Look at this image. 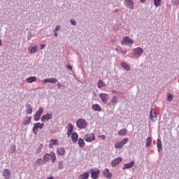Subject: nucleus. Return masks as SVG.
<instances>
[{
  "mask_svg": "<svg viewBox=\"0 0 179 179\" xmlns=\"http://www.w3.org/2000/svg\"><path fill=\"white\" fill-rule=\"evenodd\" d=\"M52 163H55V161L57 160V156L55 155V153L50 152V153H46L43 156V160L44 162H49V160H51Z\"/></svg>",
  "mask_w": 179,
  "mask_h": 179,
  "instance_id": "f257e3e1",
  "label": "nucleus"
},
{
  "mask_svg": "<svg viewBox=\"0 0 179 179\" xmlns=\"http://www.w3.org/2000/svg\"><path fill=\"white\" fill-rule=\"evenodd\" d=\"M76 125L79 129H85L87 127V122L85 119H78L76 121Z\"/></svg>",
  "mask_w": 179,
  "mask_h": 179,
  "instance_id": "f03ea898",
  "label": "nucleus"
},
{
  "mask_svg": "<svg viewBox=\"0 0 179 179\" xmlns=\"http://www.w3.org/2000/svg\"><path fill=\"white\" fill-rule=\"evenodd\" d=\"M129 139L124 138L120 141H117L115 143V149H121L122 148H124V145H127L128 143Z\"/></svg>",
  "mask_w": 179,
  "mask_h": 179,
  "instance_id": "7ed1b4c3",
  "label": "nucleus"
},
{
  "mask_svg": "<svg viewBox=\"0 0 179 179\" xmlns=\"http://www.w3.org/2000/svg\"><path fill=\"white\" fill-rule=\"evenodd\" d=\"M132 51H133V56L135 57V58H140V57H142L143 49L142 48H136L133 49Z\"/></svg>",
  "mask_w": 179,
  "mask_h": 179,
  "instance_id": "20e7f679",
  "label": "nucleus"
},
{
  "mask_svg": "<svg viewBox=\"0 0 179 179\" xmlns=\"http://www.w3.org/2000/svg\"><path fill=\"white\" fill-rule=\"evenodd\" d=\"M38 128L40 129H43L44 128V124L43 123H40V122L34 124L32 131H33V133L34 134V135H37V134H38V130H37V129H38Z\"/></svg>",
  "mask_w": 179,
  "mask_h": 179,
  "instance_id": "39448f33",
  "label": "nucleus"
},
{
  "mask_svg": "<svg viewBox=\"0 0 179 179\" xmlns=\"http://www.w3.org/2000/svg\"><path fill=\"white\" fill-rule=\"evenodd\" d=\"M85 142H92V141H96V136H94V134L89 133L85 136Z\"/></svg>",
  "mask_w": 179,
  "mask_h": 179,
  "instance_id": "423d86ee",
  "label": "nucleus"
},
{
  "mask_svg": "<svg viewBox=\"0 0 179 179\" xmlns=\"http://www.w3.org/2000/svg\"><path fill=\"white\" fill-rule=\"evenodd\" d=\"M150 118L152 122H156V120H157V115L156 114V110H155V108H152L150 110Z\"/></svg>",
  "mask_w": 179,
  "mask_h": 179,
  "instance_id": "0eeeda50",
  "label": "nucleus"
},
{
  "mask_svg": "<svg viewBox=\"0 0 179 179\" xmlns=\"http://www.w3.org/2000/svg\"><path fill=\"white\" fill-rule=\"evenodd\" d=\"M2 176L5 179H10V177H12V171L10 169H4L2 172Z\"/></svg>",
  "mask_w": 179,
  "mask_h": 179,
  "instance_id": "6e6552de",
  "label": "nucleus"
},
{
  "mask_svg": "<svg viewBox=\"0 0 179 179\" xmlns=\"http://www.w3.org/2000/svg\"><path fill=\"white\" fill-rule=\"evenodd\" d=\"M44 111V108H40L36 113L34 115V120L35 121H40V117H41V114H43Z\"/></svg>",
  "mask_w": 179,
  "mask_h": 179,
  "instance_id": "1a4fd4ad",
  "label": "nucleus"
},
{
  "mask_svg": "<svg viewBox=\"0 0 179 179\" xmlns=\"http://www.w3.org/2000/svg\"><path fill=\"white\" fill-rule=\"evenodd\" d=\"M52 118V113H48L46 115H43L41 117V122H47L49 120H51Z\"/></svg>",
  "mask_w": 179,
  "mask_h": 179,
  "instance_id": "9d476101",
  "label": "nucleus"
},
{
  "mask_svg": "<svg viewBox=\"0 0 179 179\" xmlns=\"http://www.w3.org/2000/svg\"><path fill=\"white\" fill-rule=\"evenodd\" d=\"M90 173L91 174V178H92L98 179L99 178V175L100 174V171L91 169L90 171Z\"/></svg>",
  "mask_w": 179,
  "mask_h": 179,
  "instance_id": "9b49d317",
  "label": "nucleus"
},
{
  "mask_svg": "<svg viewBox=\"0 0 179 179\" xmlns=\"http://www.w3.org/2000/svg\"><path fill=\"white\" fill-rule=\"evenodd\" d=\"M121 162H122V157H119L112 160V162H110V164L112 167H115L117 164H120Z\"/></svg>",
  "mask_w": 179,
  "mask_h": 179,
  "instance_id": "f8f14e48",
  "label": "nucleus"
},
{
  "mask_svg": "<svg viewBox=\"0 0 179 179\" xmlns=\"http://www.w3.org/2000/svg\"><path fill=\"white\" fill-rule=\"evenodd\" d=\"M99 97L102 101V103H104V104H106L107 101H108V94L106 93H101L99 94Z\"/></svg>",
  "mask_w": 179,
  "mask_h": 179,
  "instance_id": "ddd939ff",
  "label": "nucleus"
},
{
  "mask_svg": "<svg viewBox=\"0 0 179 179\" xmlns=\"http://www.w3.org/2000/svg\"><path fill=\"white\" fill-rule=\"evenodd\" d=\"M121 43L123 45H125V44H132L134 43V41L131 39L129 37L126 36L123 38V40L122 41Z\"/></svg>",
  "mask_w": 179,
  "mask_h": 179,
  "instance_id": "4468645a",
  "label": "nucleus"
},
{
  "mask_svg": "<svg viewBox=\"0 0 179 179\" xmlns=\"http://www.w3.org/2000/svg\"><path fill=\"white\" fill-rule=\"evenodd\" d=\"M103 177H106V178H108V179H111L113 177V173H111V172H110V169H105V170L103 171Z\"/></svg>",
  "mask_w": 179,
  "mask_h": 179,
  "instance_id": "2eb2a0df",
  "label": "nucleus"
},
{
  "mask_svg": "<svg viewBox=\"0 0 179 179\" xmlns=\"http://www.w3.org/2000/svg\"><path fill=\"white\" fill-rule=\"evenodd\" d=\"M135 166V162L131 161L129 164H124L122 170H127V169H132Z\"/></svg>",
  "mask_w": 179,
  "mask_h": 179,
  "instance_id": "dca6fc26",
  "label": "nucleus"
},
{
  "mask_svg": "<svg viewBox=\"0 0 179 179\" xmlns=\"http://www.w3.org/2000/svg\"><path fill=\"white\" fill-rule=\"evenodd\" d=\"M58 80L55 78H45L43 80V83H57Z\"/></svg>",
  "mask_w": 179,
  "mask_h": 179,
  "instance_id": "f3484780",
  "label": "nucleus"
},
{
  "mask_svg": "<svg viewBox=\"0 0 179 179\" xmlns=\"http://www.w3.org/2000/svg\"><path fill=\"white\" fill-rule=\"evenodd\" d=\"M31 122V117L27 116L22 120L23 125H29Z\"/></svg>",
  "mask_w": 179,
  "mask_h": 179,
  "instance_id": "a211bd4d",
  "label": "nucleus"
},
{
  "mask_svg": "<svg viewBox=\"0 0 179 179\" xmlns=\"http://www.w3.org/2000/svg\"><path fill=\"white\" fill-rule=\"evenodd\" d=\"M72 132H73V125L72 124H69L67 130V136L69 138L72 135Z\"/></svg>",
  "mask_w": 179,
  "mask_h": 179,
  "instance_id": "6ab92c4d",
  "label": "nucleus"
},
{
  "mask_svg": "<svg viewBox=\"0 0 179 179\" xmlns=\"http://www.w3.org/2000/svg\"><path fill=\"white\" fill-rule=\"evenodd\" d=\"M124 2L129 9H134V1L132 0H124Z\"/></svg>",
  "mask_w": 179,
  "mask_h": 179,
  "instance_id": "aec40b11",
  "label": "nucleus"
},
{
  "mask_svg": "<svg viewBox=\"0 0 179 179\" xmlns=\"http://www.w3.org/2000/svg\"><path fill=\"white\" fill-rule=\"evenodd\" d=\"M118 103V98L117 96H114L112 98V100L110 101L108 103V106H115Z\"/></svg>",
  "mask_w": 179,
  "mask_h": 179,
  "instance_id": "412c9836",
  "label": "nucleus"
},
{
  "mask_svg": "<svg viewBox=\"0 0 179 179\" xmlns=\"http://www.w3.org/2000/svg\"><path fill=\"white\" fill-rule=\"evenodd\" d=\"M56 150L57 155H59V156H64V155L66 153L64 148H57Z\"/></svg>",
  "mask_w": 179,
  "mask_h": 179,
  "instance_id": "4be33fe9",
  "label": "nucleus"
},
{
  "mask_svg": "<svg viewBox=\"0 0 179 179\" xmlns=\"http://www.w3.org/2000/svg\"><path fill=\"white\" fill-rule=\"evenodd\" d=\"M78 138H79V136L78 135V133L74 132L71 134V139L73 143H76L78 142Z\"/></svg>",
  "mask_w": 179,
  "mask_h": 179,
  "instance_id": "5701e85b",
  "label": "nucleus"
},
{
  "mask_svg": "<svg viewBox=\"0 0 179 179\" xmlns=\"http://www.w3.org/2000/svg\"><path fill=\"white\" fill-rule=\"evenodd\" d=\"M115 51H117L119 54H127V51L125 49H122L120 46H117L115 48Z\"/></svg>",
  "mask_w": 179,
  "mask_h": 179,
  "instance_id": "b1692460",
  "label": "nucleus"
},
{
  "mask_svg": "<svg viewBox=\"0 0 179 179\" xmlns=\"http://www.w3.org/2000/svg\"><path fill=\"white\" fill-rule=\"evenodd\" d=\"M106 86H107V85H106V83H104L103 80H98L97 82L98 89H101V87H106Z\"/></svg>",
  "mask_w": 179,
  "mask_h": 179,
  "instance_id": "393cba45",
  "label": "nucleus"
},
{
  "mask_svg": "<svg viewBox=\"0 0 179 179\" xmlns=\"http://www.w3.org/2000/svg\"><path fill=\"white\" fill-rule=\"evenodd\" d=\"M92 108L94 111H101V106L99 103L92 104Z\"/></svg>",
  "mask_w": 179,
  "mask_h": 179,
  "instance_id": "a878e982",
  "label": "nucleus"
},
{
  "mask_svg": "<svg viewBox=\"0 0 179 179\" xmlns=\"http://www.w3.org/2000/svg\"><path fill=\"white\" fill-rule=\"evenodd\" d=\"M90 176V173L89 172H85L80 175L78 179H87L89 178Z\"/></svg>",
  "mask_w": 179,
  "mask_h": 179,
  "instance_id": "bb28decb",
  "label": "nucleus"
},
{
  "mask_svg": "<svg viewBox=\"0 0 179 179\" xmlns=\"http://www.w3.org/2000/svg\"><path fill=\"white\" fill-rule=\"evenodd\" d=\"M28 51L30 52V54H36V52H37V45L29 47L28 48Z\"/></svg>",
  "mask_w": 179,
  "mask_h": 179,
  "instance_id": "cd10ccee",
  "label": "nucleus"
},
{
  "mask_svg": "<svg viewBox=\"0 0 179 179\" xmlns=\"http://www.w3.org/2000/svg\"><path fill=\"white\" fill-rule=\"evenodd\" d=\"M121 66L123 69H125V71H131V66L125 62H122Z\"/></svg>",
  "mask_w": 179,
  "mask_h": 179,
  "instance_id": "c85d7f7f",
  "label": "nucleus"
},
{
  "mask_svg": "<svg viewBox=\"0 0 179 179\" xmlns=\"http://www.w3.org/2000/svg\"><path fill=\"white\" fill-rule=\"evenodd\" d=\"M61 30V26L59 25H57L55 29L53 31L55 37H58V31H59Z\"/></svg>",
  "mask_w": 179,
  "mask_h": 179,
  "instance_id": "c756f323",
  "label": "nucleus"
},
{
  "mask_svg": "<svg viewBox=\"0 0 179 179\" xmlns=\"http://www.w3.org/2000/svg\"><path fill=\"white\" fill-rule=\"evenodd\" d=\"M27 83H33V82H37V78L34 76H31L27 78Z\"/></svg>",
  "mask_w": 179,
  "mask_h": 179,
  "instance_id": "7c9ffc66",
  "label": "nucleus"
},
{
  "mask_svg": "<svg viewBox=\"0 0 179 179\" xmlns=\"http://www.w3.org/2000/svg\"><path fill=\"white\" fill-rule=\"evenodd\" d=\"M157 146L158 152H160V150H162L163 149L162 145V141H160V139H159V138L157 141Z\"/></svg>",
  "mask_w": 179,
  "mask_h": 179,
  "instance_id": "2f4dec72",
  "label": "nucleus"
},
{
  "mask_svg": "<svg viewBox=\"0 0 179 179\" xmlns=\"http://www.w3.org/2000/svg\"><path fill=\"white\" fill-rule=\"evenodd\" d=\"M127 132H128V131L125 129H120L119 131H118V135L120 136H124V135H127Z\"/></svg>",
  "mask_w": 179,
  "mask_h": 179,
  "instance_id": "473e14b6",
  "label": "nucleus"
},
{
  "mask_svg": "<svg viewBox=\"0 0 179 179\" xmlns=\"http://www.w3.org/2000/svg\"><path fill=\"white\" fill-rule=\"evenodd\" d=\"M78 145L80 148H85V141L83 138H79Z\"/></svg>",
  "mask_w": 179,
  "mask_h": 179,
  "instance_id": "72a5a7b5",
  "label": "nucleus"
},
{
  "mask_svg": "<svg viewBox=\"0 0 179 179\" xmlns=\"http://www.w3.org/2000/svg\"><path fill=\"white\" fill-rule=\"evenodd\" d=\"M152 145V138L148 137L145 143V145L147 148H149Z\"/></svg>",
  "mask_w": 179,
  "mask_h": 179,
  "instance_id": "f704fd0d",
  "label": "nucleus"
},
{
  "mask_svg": "<svg viewBox=\"0 0 179 179\" xmlns=\"http://www.w3.org/2000/svg\"><path fill=\"white\" fill-rule=\"evenodd\" d=\"M27 114H31V113H33V108H31V105L28 104L27 106Z\"/></svg>",
  "mask_w": 179,
  "mask_h": 179,
  "instance_id": "c9c22d12",
  "label": "nucleus"
},
{
  "mask_svg": "<svg viewBox=\"0 0 179 179\" xmlns=\"http://www.w3.org/2000/svg\"><path fill=\"white\" fill-rule=\"evenodd\" d=\"M41 163H43V159L41 158L37 159L35 163L36 167H40V166H41Z\"/></svg>",
  "mask_w": 179,
  "mask_h": 179,
  "instance_id": "e433bc0d",
  "label": "nucleus"
},
{
  "mask_svg": "<svg viewBox=\"0 0 179 179\" xmlns=\"http://www.w3.org/2000/svg\"><path fill=\"white\" fill-rule=\"evenodd\" d=\"M58 142V140L57 139H52L50 142V148H52V146H55V145H57V143Z\"/></svg>",
  "mask_w": 179,
  "mask_h": 179,
  "instance_id": "4c0bfd02",
  "label": "nucleus"
},
{
  "mask_svg": "<svg viewBox=\"0 0 179 179\" xmlns=\"http://www.w3.org/2000/svg\"><path fill=\"white\" fill-rule=\"evenodd\" d=\"M64 168V163L62 162H59L57 164V170H62Z\"/></svg>",
  "mask_w": 179,
  "mask_h": 179,
  "instance_id": "58836bf2",
  "label": "nucleus"
},
{
  "mask_svg": "<svg viewBox=\"0 0 179 179\" xmlns=\"http://www.w3.org/2000/svg\"><path fill=\"white\" fill-rule=\"evenodd\" d=\"M154 3L155 6H160V3H162V0H154Z\"/></svg>",
  "mask_w": 179,
  "mask_h": 179,
  "instance_id": "ea45409f",
  "label": "nucleus"
},
{
  "mask_svg": "<svg viewBox=\"0 0 179 179\" xmlns=\"http://www.w3.org/2000/svg\"><path fill=\"white\" fill-rule=\"evenodd\" d=\"M167 100H168V101H171L173 100V94L168 93L167 94Z\"/></svg>",
  "mask_w": 179,
  "mask_h": 179,
  "instance_id": "a19ab883",
  "label": "nucleus"
},
{
  "mask_svg": "<svg viewBox=\"0 0 179 179\" xmlns=\"http://www.w3.org/2000/svg\"><path fill=\"white\" fill-rule=\"evenodd\" d=\"M41 149H43V144H40L39 147L36 150V153L38 155V153H41Z\"/></svg>",
  "mask_w": 179,
  "mask_h": 179,
  "instance_id": "79ce46f5",
  "label": "nucleus"
},
{
  "mask_svg": "<svg viewBox=\"0 0 179 179\" xmlns=\"http://www.w3.org/2000/svg\"><path fill=\"white\" fill-rule=\"evenodd\" d=\"M70 23L72 26H76V20L74 18L70 20Z\"/></svg>",
  "mask_w": 179,
  "mask_h": 179,
  "instance_id": "37998d69",
  "label": "nucleus"
},
{
  "mask_svg": "<svg viewBox=\"0 0 179 179\" xmlns=\"http://www.w3.org/2000/svg\"><path fill=\"white\" fill-rule=\"evenodd\" d=\"M173 5H174L175 6H178L179 0H173Z\"/></svg>",
  "mask_w": 179,
  "mask_h": 179,
  "instance_id": "c03bdc74",
  "label": "nucleus"
},
{
  "mask_svg": "<svg viewBox=\"0 0 179 179\" xmlns=\"http://www.w3.org/2000/svg\"><path fill=\"white\" fill-rule=\"evenodd\" d=\"M44 48H45V45H41V50H44Z\"/></svg>",
  "mask_w": 179,
  "mask_h": 179,
  "instance_id": "a18cd8bd",
  "label": "nucleus"
},
{
  "mask_svg": "<svg viewBox=\"0 0 179 179\" xmlns=\"http://www.w3.org/2000/svg\"><path fill=\"white\" fill-rule=\"evenodd\" d=\"M67 69H69V71H72V66L68 65L67 66Z\"/></svg>",
  "mask_w": 179,
  "mask_h": 179,
  "instance_id": "49530a36",
  "label": "nucleus"
},
{
  "mask_svg": "<svg viewBox=\"0 0 179 179\" xmlns=\"http://www.w3.org/2000/svg\"><path fill=\"white\" fill-rule=\"evenodd\" d=\"M57 86L58 89H59V87H62V85H61V83H58L57 84Z\"/></svg>",
  "mask_w": 179,
  "mask_h": 179,
  "instance_id": "de8ad7c7",
  "label": "nucleus"
},
{
  "mask_svg": "<svg viewBox=\"0 0 179 179\" xmlns=\"http://www.w3.org/2000/svg\"><path fill=\"white\" fill-rule=\"evenodd\" d=\"M140 1L141 2V3H144V2L146 1V0H140Z\"/></svg>",
  "mask_w": 179,
  "mask_h": 179,
  "instance_id": "09e8293b",
  "label": "nucleus"
},
{
  "mask_svg": "<svg viewBox=\"0 0 179 179\" xmlns=\"http://www.w3.org/2000/svg\"><path fill=\"white\" fill-rule=\"evenodd\" d=\"M101 138H102V139H106V136L104 135L101 136Z\"/></svg>",
  "mask_w": 179,
  "mask_h": 179,
  "instance_id": "8fccbe9b",
  "label": "nucleus"
},
{
  "mask_svg": "<svg viewBox=\"0 0 179 179\" xmlns=\"http://www.w3.org/2000/svg\"><path fill=\"white\" fill-rule=\"evenodd\" d=\"M47 179H54V177L50 176V177L48 178Z\"/></svg>",
  "mask_w": 179,
  "mask_h": 179,
  "instance_id": "3c124183",
  "label": "nucleus"
},
{
  "mask_svg": "<svg viewBox=\"0 0 179 179\" xmlns=\"http://www.w3.org/2000/svg\"><path fill=\"white\" fill-rule=\"evenodd\" d=\"M112 93H113L114 94H115V93H117V92H115V90H113Z\"/></svg>",
  "mask_w": 179,
  "mask_h": 179,
  "instance_id": "603ef678",
  "label": "nucleus"
},
{
  "mask_svg": "<svg viewBox=\"0 0 179 179\" xmlns=\"http://www.w3.org/2000/svg\"><path fill=\"white\" fill-rule=\"evenodd\" d=\"M131 179H132V178H131Z\"/></svg>",
  "mask_w": 179,
  "mask_h": 179,
  "instance_id": "864d4df0",
  "label": "nucleus"
}]
</instances>
